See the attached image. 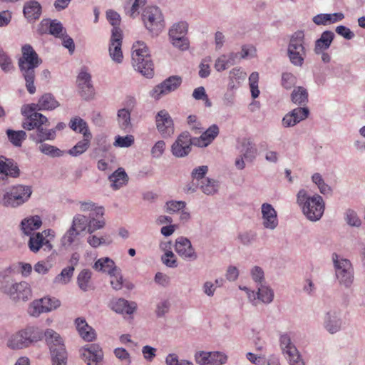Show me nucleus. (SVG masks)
Instances as JSON below:
<instances>
[{"label":"nucleus","instance_id":"3","mask_svg":"<svg viewBox=\"0 0 365 365\" xmlns=\"http://www.w3.org/2000/svg\"><path fill=\"white\" fill-rule=\"evenodd\" d=\"M132 64L143 76L150 78L154 75V65L146 44L137 41L132 47Z\"/></svg>","mask_w":365,"mask_h":365},{"label":"nucleus","instance_id":"34","mask_svg":"<svg viewBox=\"0 0 365 365\" xmlns=\"http://www.w3.org/2000/svg\"><path fill=\"white\" fill-rule=\"evenodd\" d=\"M91 138L92 135L91 132L83 133V139L78 142L72 148L68 150V153L74 157L83 154L89 148Z\"/></svg>","mask_w":365,"mask_h":365},{"label":"nucleus","instance_id":"54","mask_svg":"<svg viewBox=\"0 0 365 365\" xmlns=\"http://www.w3.org/2000/svg\"><path fill=\"white\" fill-rule=\"evenodd\" d=\"M296 77L289 72L282 74V86L287 90L291 89L296 83Z\"/></svg>","mask_w":365,"mask_h":365},{"label":"nucleus","instance_id":"15","mask_svg":"<svg viewBox=\"0 0 365 365\" xmlns=\"http://www.w3.org/2000/svg\"><path fill=\"white\" fill-rule=\"evenodd\" d=\"M122 40V30L120 29H112L110 43L109 46V53L111 58L118 63H121L123 58L121 50Z\"/></svg>","mask_w":365,"mask_h":365},{"label":"nucleus","instance_id":"45","mask_svg":"<svg viewBox=\"0 0 365 365\" xmlns=\"http://www.w3.org/2000/svg\"><path fill=\"white\" fill-rule=\"evenodd\" d=\"M40 145L38 146V150L43 154L46 155H49L52 158L55 157H61L63 155V151L55 147L53 145H51L46 143H39Z\"/></svg>","mask_w":365,"mask_h":365},{"label":"nucleus","instance_id":"51","mask_svg":"<svg viewBox=\"0 0 365 365\" xmlns=\"http://www.w3.org/2000/svg\"><path fill=\"white\" fill-rule=\"evenodd\" d=\"M237 238L243 245L248 246L256 241L257 233L253 231L240 232L239 233Z\"/></svg>","mask_w":365,"mask_h":365},{"label":"nucleus","instance_id":"20","mask_svg":"<svg viewBox=\"0 0 365 365\" xmlns=\"http://www.w3.org/2000/svg\"><path fill=\"white\" fill-rule=\"evenodd\" d=\"M175 250L182 258L190 260H195L197 258V255L192 246L191 242L187 237H180L176 239Z\"/></svg>","mask_w":365,"mask_h":365},{"label":"nucleus","instance_id":"26","mask_svg":"<svg viewBox=\"0 0 365 365\" xmlns=\"http://www.w3.org/2000/svg\"><path fill=\"white\" fill-rule=\"evenodd\" d=\"M23 13L29 22L35 21L40 18L42 7L37 1L30 0L24 4Z\"/></svg>","mask_w":365,"mask_h":365},{"label":"nucleus","instance_id":"48","mask_svg":"<svg viewBox=\"0 0 365 365\" xmlns=\"http://www.w3.org/2000/svg\"><path fill=\"white\" fill-rule=\"evenodd\" d=\"M208 365H223L227 361V355L220 351L208 352Z\"/></svg>","mask_w":365,"mask_h":365},{"label":"nucleus","instance_id":"55","mask_svg":"<svg viewBox=\"0 0 365 365\" xmlns=\"http://www.w3.org/2000/svg\"><path fill=\"white\" fill-rule=\"evenodd\" d=\"M41 300L44 306V310L47 312L58 308L61 305L60 301L54 297H43Z\"/></svg>","mask_w":365,"mask_h":365},{"label":"nucleus","instance_id":"8","mask_svg":"<svg viewBox=\"0 0 365 365\" xmlns=\"http://www.w3.org/2000/svg\"><path fill=\"white\" fill-rule=\"evenodd\" d=\"M332 261L336 272V277L340 284L349 287L354 280V269L351 262L341 257L336 253H333Z\"/></svg>","mask_w":365,"mask_h":365},{"label":"nucleus","instance_id":"10","mask_svg":"<svg viewBox=\"0 0 365 365\" xmlns=\"http://www.w3.org/2000/svg\"><path fill=\"white\" fill-rule=\"evenodd\" d=\"M279 341L281 349L288 359L289 365H305L298 350L287 334L281 335Z\"/></svg>","mask_w":365,"mask_h":365},{"label":"nucleus","instance_id":"49","mask_svg":"<svg viewBox=\"0 0 365 365\" xmlns=\"http://www.w3.org/2000/svg\"><path fill=\"white\" fill-rule=\"evenodd\" d=\"M80 232L76 228L71 226L68 231L64 234L61 239V244L64 247H68L75 241L77 236L80 235Z\"/></svg>","mask_w":365,"mask_h":365},{"label":"nucleus","instance_id":"58","mask_svg":"<svg viewBox=\"0 0 365 365\" xmlns=\"http://www.w3.org/2000/svg\"><path fill=\"white\" fill-rule=\"evenodd\" d=\"M346 222L348 225L354 227H359L361 225V220L358 217L357 214L352 210H348L346 212Z\"/></svg>","mask_w":365,"mask_h":365},{"label":"nucleus","instance_id":"57","mask_svg":"<svg viewBox=\"0 0 365 365\" xmlns=\"http://www.w3.org/2000/svg\"><path fill=\"white\" fill-rule=\"evenodd\" d=\"M162 262L168 267H176L178 266L176 257L172 251H167L161 257Z\"/></svg>","mask_w":365,"mask_h":365},{"label":"nucleus","instance_id":"28","mask_svg":"<svg viewBox=\"0 0 365 365\" xmlns=\"http://www.w3.org/2000/svg\"><path fill=\"white\" fill-rule=\"evenodd\" d=\"M93 268L98 272L108 273L110 276L118 274L120 269L115 266L113 259L109 257L98 259L93 265Z\"/></svg>","mask_w":365,"mask_h":365},{"label":"nucleus","instance_id":"1","mask_svg":"<svg viewBox=\"0 0 365 365\" xmlns=\"http://www.w3.org/2000/svg\"><path fill=\"white\" fill-rule=\"evenodd\" d=\"M24 113L26 115V118L22 123V127L27 130H33L29 134V138L35 143L53 140L56 138V131L63 130L66 128V124L61 122L54 128L47 129L43 126H49L50 123L45 115L38 112L27 114L24 111Z\"/></svg>","mask_w":365,"mask_h":365},{"label":"nucleus","instance_id":"25","mask_svg":"<svg viewBox=\"0 0 365 365\" xmlns=\"http://www.w3.org/2000/svg\"><path fill=\"white\" fill-rule=\"evenodd\" d=\"M60 106L59 103L53 94L47 93H44L41 96V97L39 98L38 104L36 105L37 107H38V110H52ZM36 105H32L29 107V111L30 113H32L35 112L36 110Z\"/></svg>","mask_w":365,"mask_h":365},{"label":"nucleus","instance_id":"13","mask_svg":"<svg viewBox=\"0 0 365 365\" xmlns=\"http://www.w3.org/2000/svg\"><path fill=\"white\" fill-rule=\"evenodd\" d=\"M156 128L163 138L170 137L174 133L173 120L165 110H160L155 116Z\"/></svg>","mask_w":365,"mask_h":365},{"label":"nucleus","instance_id":"27","mask_svg":"<svg viewBox=\"0 0 365 365\" xmlns=\"http://www.w3.org/2000/svg\"><path fill=\"white\" fill-rule=\"evenodd\" d=\"M76 329L81 337L86 341H92L96 339V334L94 329L89 326L86 319L78 317L75 320Z\"/></svg>","mask_w":365,"mask_h":365},{"label":"nucleus","instance_id":"56","mask_svg":"<svg viewBox=\"0 0 365 365\" xmlns=\"http://www.w3.org/2000/svg\"><path fill=\"white\" fill-rule=\"evenodd\" d=\"M252 279L257 284H264V274L263 269L259 266H255L250 272Z\"/></svg>","mask_w":365,"mask_h":365},{"label":"nucleus","instance_id":"39","mask_svg":"<svg viewBox=\"0 0 365 365\" xmlns=\"http://www.w3.org/2000/svg\"><path fill=\"white\" fill-rule=\"evenodd\" d=\"M219 134V127L216 124L210 126L201 135V140H203V146H207Z\"/></svg>","mask_w":365,"mask_h":365},{"label":"nucleus","instance_id":"11","mask_svg":"<svg viewBox=\"0 0 365 365\" xmlns=\"http://www.w3.org/2000/svg\"><path fill=\"white\" fill-rule=\"evenodd\" d=\"M182 78L179 76H171L157 85L152 90L150 95L158 100L162 96L175 91L182 83Z\"/></svg>","mask_w":365,"mask_h":365},{"label":"nucleus","instance_id":"46","mask_svg":"<svg viewBox=\"0 0 365 365\" xmlns=\"http://www.w3.org/2000/svg\"><path fill=\"white\" fill-rule=\"evenodd\" d=\"M118 120L119 125L122 129H127L131 126L130 122V111L125 108L118 110Z\"/></svg>","mask_w":365,"mask_h":365},{"label":"nucleus","instance_id":"21","mask_svg":"<svg viewBox=\"0 0 365 365\" xmlns=\"http://www.w3.org/2000/svg\"><path fill=\"white\" fill-rule=\"evenodd\" d=\"M262 225L269 230H274L278 225L277 214L273 206L263 203L261 207Z\"/></svg>","mask_w":365,"mask_h":365},{"label":"nucleus","instance_id":"14","mask_svg":"<svg viewBox=\"0 0 365 365\" xmlns=\"http://www.w3.org/2000/svg\"><path fill=\"white\" fill-rule=\"evenodd\" d=\"M190 134L187 131L180 133L171 146V153L176 158H184L190 153Z\"/></svg>","mask_w":365,"mask_h":365},{"label":"nucleus","instance_id":"17","mask_svg":"<svg viewBox=\"0 0 365 365\" xmlns=\"http://www.w3.org/2000/svg\"><path fill=\"white\" fill-rule=\"evenodd\" d=\"M20 173L19 166L13 159L0 155V181L6 180L9 177L16 178Z\"/></svg>","mask_w":365,"mask_h":365},{"label":"nucleus","instance_id":"22","mask_svg":"<svg viewBox=\"0 0 365 365\" xmlns=\"http://www.w3.org/2000/svg\"><path fill=\"white\" fill-rule=\"evenodd\" d=\"M10 297L14 301H27L31 296V291L25 282L14 284L8 290Z\"/></svg>","mask_w":365,"mask_h":365},{"label":"nucleus","instance_id":"37","mask_svg":"<svg viewBox=\"0 0 365 365\" xmlns=\"http://www.w3.org/2000/svg\"><path fill=\"white\" fill-rule=\"evenodd\" d=\"M292 101L300 106H305L308 102V92L302 86L295 88L291 94Z\"/></svg>","mask_w":365,"mask_h":365},{"label":"nucleus","instance_id":"35","mask_svg":"<svg viewBox=\"0 0 365 365\" xmlns=\"http://www.w3.org/2000/svg\"><path fill=\"white\" fill-rule=\"evenodd\" d=\"M41 225V219L38 215L25 218L21 222V230L26 235L32 234V231L38 230Z\"/></svg>","mask_w":365,"mask_h":365},{"label":"nucleus","instance_id":"2","mask_svg":"<svg viewBox=\"0 0 365 365\" xmlns=\"http://www.w3.org/2000/svg\"><path fill=\"white\" fill-rule=\"evenodd\" d=\"M21 53V56L18 61L19 70L25 80L28 92L30 94H34L36 90L34 85L35 69L42 63V60L29 44L22 46Z\"/></svg>","mask_w":365,"mask_h":365},{"label":"nucleus","instance_id":"33","mask_svg":"<svg viewBox=\"0 0 365 365\" xmlns=\"http://www.w3.org/2000/svg\"><path fill=\"white\" fill-rule=\"evenodd\" d=\"M238 148L240 155L243 156L247 161L252 162L255 158L257 149L250 139H242Z\"/></svg>","mask_w":365,"mask_h":365},{"label":"nucleus","instance_id":"31","mask_svg":"<svg viewBox=\"0 0 365 365\" xmlns=\"http://www.w3.org/2000/svg\"><path fill=\"white\" fill-rule=\"evenodd\" d=\"M304 34L302 31L294 32L290 37L287 46V53L305 51Z\"/></svg>","mask_w":365,"mask_h":365},{"label":"nucleus","instance_id":"40","mask_svg":"<svg viewBox=\"0 0 365 365\" xmlns=\"http://www.w3.org/2000/svg\"><path fill=\"white\" fill-rule=\"evenodd\" d=\"M6 134L9 140L16 147L21 146L22 141L26 139V133L24 130H13L8 129Z\"/></svg>","mask_w":365,"mask_h":365},{"label":"nucleus","instance_id":"36","mask_svg":"<svg viewBox=\"0 0 365 365\" xmlns=\"http://www.w3.org/2000/svg\"><path fill=\"white\" fill-rule=\"evenodd\" d=\"M220 187L219 182L214 179L206 178L201 181L200 188L207 195H213L217 192Z\"/></svg>","mask_w":365,"mask_h":365},{"label":"nucleus","instance_id":"12","mask_svg":"<svg viewBox=\"0 0 365 365\" xmlns=\"http://www.w3.org/2000/svg\"><path fill=\"white\" fill-rule=\"evenodd\" d=\"M323 327L331 334L340 331L343 327V320L341 312L331 309L327 312L323 317Z\"/></svg>","mask_w":365,"mask_h":365},{"label":"nucleus","instance_id":"24","mask_svg":"<svg viewBox=\"0 0 365 365\" xmlns=\"http://www.w3.org/2000/svg\"><path fill=\"white\" fill-rule=\"evenodd\" d=\"M29 235L30 238L28 245L31 252L36 253L41 247H43L44 250L48 251L52 249V245L50 243L49 240L45 239L43 233L36 232Z\"/></svg>","mask_w":365,"mask_h":365},{"label":"nucleus","instance_id":"52","mask_svg":"<svg viewBox=\"0 0 365 365\" xmlns=\"http://www.w3.org/2000/svg\"><path fill=\"white\" fill-rule=\"evenodd\" d=\"M0 67L6 73L14 68L11 58L4 51H0Z\"/></svg>","mask_w":365,"mask_h":365},{"label":"nucleus","instance_id":"32","mask_svg":"<svg viewBox=\"0 0 365 365\" xmlns=\"http://www.w3.org/2000/svg\"><path fill=\"white\" fill-rule=\"evenodd\" d=\"M334 34L331 31H325L322 34L319 38L315 41L314 52L316 54H319L323 51L327 50L334 38Z\"/></svg>","mask_w":365,"mask_h":365},{"label":"nucleus","instance_id":"61","mask_svg":"<svg viewBox=\"0 0 365 365\" xmlns=\"http://www.w3.org/2000/svg\"><path fill=\"white\" fill-rule=\"evenodd\" d=\"M165 149V143L163 140H158L151 148V155L153 158H159L164 153Z\"/></svg>","mask_w":365,"mask_h":365},{"label":"nucleus","instance_id":"62","mask_svg":"<svg viewBox=\"0 0 365 365\" xmlns=\"http://www.w3.org/2000/svg\"><path fill=\"white\" fill-rule=\"evenodd\" d=\"M28 312L29 314L33 317H38L40 314L46 312V310H44V306L43 303H41V300L34 302L29 308Z\"/></svg>","mask_w":365,"mask_h":365},{"label":"nucleus","instance_id":"64","mask_svg":"<svg viewBox=\"0 0 365 365\" xmlns=\"http://www.w3.org/2000/svg\"><path fill=\"white\" fill-rule=\"evenodd\" d=\"M291 112H294V117L299 120V123L306 119L309 114V110L307 107H298Z\"/></svg>","mask_w":365,"mask_h":365},{"label":"nucleus","instance_id":"43","mask_svg":"<svg viewBox=\"0 0 365 365\" xmlns=\"http://www.w3.org/2000/svg\"><path fill=\"white\" fill-rule=\"evenodd\" d=\"M74 269L75 268L73 266H68L67 267L63 268L61 273L55 277L54 282L66 284L71 279Z\"/></svg>","mask_w":365,"mask_h":365},{"label":"nucleus","instance_id":"6","mask_svg":"<svg viewBox=\"0 0 365 365\" xmlns=\"http://www.w3.org/2000/svg\"><path fill=\"white\" fill-rule=\"evenodd\" d=\"M31 194L32 189L29 185H13L0 196V205L6 207H17L27 202Z\"/></svg>","mask_w":365,"mask_h":365},{"label":"nucleus","instance_id":"63","mask_svg":"<svg viewBox=\"0 0 365 365\" xmlns=\"http://www.w3.org/2000/svg\"><path fill=\"white\" fill-rule=\"evenodd\" d=\"M167 210L169 212H175L183 210L186 203L184 201H174L171 200L166 203Z\"/></svg>","mask_w":365,"mask_h":365},{"label":"nucleus","instance_id":"38","mask_svg":"<svg viewBox=\"0 0 365 365\" xmlns=\"http://www.w3.org/2000/svg\"><path fill=\"white\" fill-rule=\"evenodd\" d=\"M92 276V272L88 269H83L77 277V283L79 288L83 292H86L89 289H92V286L91 284V279Z\"/></svg>","mask_w":365,"mask_h":365},{"label":"nucleus","instance_id":"5","mask_svg":"<svg viewBox=\"0 0 365 365\" xmlns=\"http://www.w3.org/2000/svg\"><path fill=\"white\" fill-rule=\"evenodd\" d=\"M44 337L49 347L52 364L66 365L68 354L60 334L51 329L44 331Z\"/></svg>","mask_w":365,"mask_h":365},{"label":"nucleus","instance_id":"50","mask_svg":"<svg viewBox=\"0 0 365 365\" xmlns=\"http://www.w3.org/2000/svg\"><path fill=\"white\" fill-rule=\"evenodd\" d=\"M25 330L27 334L30 344L34 342H37L41 340L43 337H44V332H43L38 328L30 327L26 328Z\"/></svg>","mask_w":365,"mask_h":365},{"label":"nucleus","instance_id":"18","mask_svg":"<svg viewBox=\"0 0 365 365\" xmlns=\"http://www.w3.org/2000/svg\"><path fill=\"white\" fill-rule=\"evenodd\" d=\"M77 83L81 96L86 100L92 98L94 96V88L91 81V76L86 71L82 70L78 76Z\"/></svg>","mask_w":365,"mask_h":365},{"label":"nucleus","instance_id":"7","mask_svg":"<svg viewBox=\"0 0 365 365\" xmlns=\"http://www.w3.org/2000/svg\"><path fill=\"white\" fill-rule=\"evenodd\" d=\"M141 19L145 29L153 35H158L165 28L163 13L156 6H148L142 11Z\"/></svg>","mask_w":365,"mask_h":365},{"label":"nucleus","instance_id":"23","mask_svg":"<svg viewBox=\"0 0 365 365\" xmlns=\"http://www.w3.org/2000/svg\"><path fill=\"white\" fill-rule=\"evenodd\" d=\"M110 309L118 314H132L137 309L135 302H129L123 298L113 299L110 302Z\"/></svg>","mask_w":365,"mask_h":365},{"label":"nucleus","instance_id":"60","mask_svg":"<svg viewBox=\"0 0 365 365\" xmlns=\"http://www.w3.org/2000/svg\"><path fill=\"white\" fill-rule=\"evenodd\" d=\"M106 16L109 23L113 26V29H120L118 26L120 23V16L116 11L108 10L106 12Z\"/></svg>","mask_w":365,"mask_h":365},{"label":"nucleus","instance_id":"9","mask_svg":"<svg viewBox=\"0 0 365 365\" xmlns=\"http://www.w3.org/2000/svg\"><path fill=\"white\" fill-rule=\"evenodd\" d=\"M187 24L185 21L177 23L169 31V36L174 46L181 50L188 48L189 42L185 35L187 31Z\"/></svg>","mask_w":365,"mask_h":365},{"label":"nucleus","instance_id":"42","mask_svg":"<svg viewBox=\"0 0 365 365\" xmlns=\"http://www.w3.org/2000/svg\"><path fill=\"white\" fill-rule=\"evenodd\" d=\"M257 297L262 302L269 304L272 302L274 299V292L269 287L265 284H261L258 287Z\"/></svg>","mask_w":365,"mask_h":365},{"label":"nucleus","instance_id":"44","mask_svg":"<svg viewBox=\"0 0 365 365\" xmlns=\"http://www.w3.org/2000/svg\"><path fill=\"white\" fill-rule=\"evenodd\" d=\"M88 222L89 220L86 215L78 214L74 216L71 226L80 232L86 230L88 232Z\"/></svg>","mask_w":365,"mask_h":365},{"label":"nucleus","instance_id":"30","mask_svg":"<svg viewBox=\"0 0 365 365\" xmlns=\"http://www.w3.org/2000/svg\"><path fill=\"white\" fill-rule=\"evenodd\" d=\"M128 179L129 178L123 168H118L108 177V180L111 182L110 187L115 190L125 185Z\"/></svg>","mask_w":365,"mask_h":365},{"label":"nucleus","instance_id":"41","mask_svg":"<svg viewBox=\"0 0 365 365\" xmlns=\"http://www.w3.org/2000/svg\"><path fill=\"white\" fill-rule=\"evenodd\" d=\"M69 127L73 131L83 135V133L90 132L86 122L80 117H74L71 118L69 123Z\"/></svg>","mask_w":365,"mask_h":365},{"label":"nucleus","instance_id":"59","mask_svg":"<svg viewBox=\"0 0 365 365\" xmlns=\"http://www.w3.org/2000/svg\"><path fill=\"white\" fill-rule=\"evenodd\" d=\"M208 172V167L207 165H201L197 168H195L192 170L191 173V176L193 180H203L205 178V175Z\"/></svg>","mask_w":365,"mask_h":365},{"label":"nucleus","instance_id":"53","mask_svg":"<svg viewBox=\"0 0 365 365\" xmlns=\"http://www.w3.org/2000/svg\"><path fill=\"white\" fill-rule=\"evenodd\" d=\"M134 143V137L131 135L126 136L118 135L113 143L114 146L120 148H128Z\"/></svg>","mask_w":365,"mask_h":365},{"label":"nucleus","instance_id":"29","mask_svg":"<svg viewBox=\"0 0 365 365\" xmlns=\"http://www.w3.org/2000/svg\"><path fill=\"white\" fill-rule=\"evenodd\" d=\"M30 345L25 329L13 334L7 341V346L11 349H19Z\"/></svg>","mask_w":365,"mask_h":365},{"label":"nucleus","instance_id":"16","mask_svg":"<svg viewBox=\"0 0 365 365\" xmlns=\"http://www.w3.org/2000/svg\"><path fill=\"white\" fill-rule=\"evenodd\" d=\"M82 359L87 365H98L103 360V353L98 344H91L80 349Z\"/></svg>","mask_w":365,"mask_h":365},{"label":"nucleus","instance_id":"47","mask_svg":"<svg viewBox=\"0 0 365 365\" xmlns=\"http://www.w3.org/2000/svg\"><path fill=\"white\" fill-rule=\"evenodd\" d=\"M290 63L297 67H302L304 63V59L307 56V51H302L298 52H292L287 53Z\"/></svg>","mask_w":365,"mask_h":365},{"label":"nucleus","instance_id":"4","mask_svg":"<svg viewBox=\"0 0 365 365\" xmlns=\"http://www.w3.org/2000/svg\"><path fill=\"white\" fill-rule=\"evenodd\" d=\"M297 197V203L308 220L315 222L322 217L324 203L320 195H316L310 197L305 190L302 189L298 192Z\"/></svg>","mask_w":365,"mask_h":365},{"label":"nucleus","instance_id":"19","mask_svg":"<svg viewBox=\"0 0 365 365\" xmlns=\"http://www.w3.org/2000/svg\"><path fill=\"white\" fill-rule=\"evenodd\" d=\"M65 31L66 30L62 24L56 19H43L38 29V32L41 35L49 34L58 38H60Z\"/></svg>","mask_w":365,"mask_h":365}]
</instances>
